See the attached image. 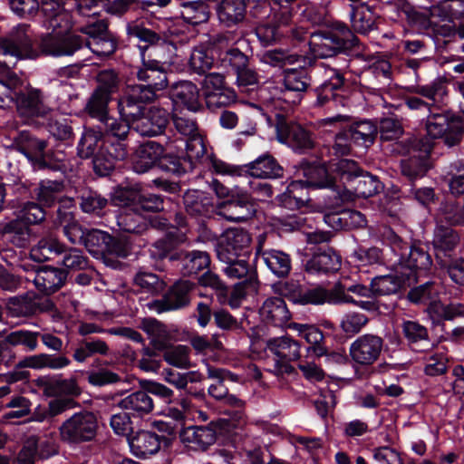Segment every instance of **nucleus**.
I'll return each instance as SVG.
<instances>
[{
	"instance_id": "nucleus-64",
	"label": "nucleus",
	"mask_w": 464,
	"mask_h": 464,
	"mask_svg": "<svg viewBox=\"0 0 464 464\" xmlns=\"http://www.w3.org/2000/svg\"><path fill=\"white\" fill-rule=\"evenodd\" d=\"M64 0H42L44 24L47 28L61 27L62 22L67 21L63 8Z\"/></svg>"
},
{
	"instance_id": "nucleus-24",
	"label": "nucleus",
	"mask_w": 464,
	"mask_h": 464,
	"mask_svg": "<svg viewBox=\"0 0 464 464\" xmlns=\"http://www.w3.org/2000/svg\"><path fill=\"white\" fill-rule=\"evenodd\" d=\"M299 10L303 18L311 23H316L313 9L302 5L299 0H263V15L268 13L266 19H282L286 23Z\"/></svg>"
},
{
	"instance_id": "nucleus-43",
	"label": "nucleus",
	"mask_w": 464,
	"mask_h": 464,
	"mask_svg": "<svg viewBox=\"0 0 464 464\" xmlns=\"http://www.w3.org/2000/svg\"><path fill=\"white\" fill-rule=\"evenodd\" d=\"M302 179L311 188H326L335 185L334 178L324 164L303 160L301 163Z\"/></svg>"
},
{
	"instance_id": "nucleus-27",
	"label": "nucleus",
	"mask_w": 464,
	"mask_h": 464,
	"mask_svg": "<svg viewBox=\"0 0 464 464\" xmlns=\"http://www.w3.org/2000/svg\"><path fill=\"white\" fill-rule=\"evenodd\" d=\"M199 97L200 92L197 85L188 81L175 84L169 92V98L173 107L172 111H179V113L184 109L193 112L200 111L203 106Z\"/></svg>"
},
{
	"instance_id": "nucleus-18",
	"label": "nucleus",
	"mask_w": 464,
	"mask_h": 464,
	"mask_svg": "<svg viewBox=\"0 0 464 464\" xmlns=\"http://www.w3.org/2000/svg\"><path fill=\"white\" fill-rule=\"evenodd\" d=\"M249 257H239L237 260L232 262H225L227 266L224 268V272L228 277L231 278H243V280L234 285L232 291V298L240 299L248 295L257 293L259 281L257 278V272L255 270L253 276L249 274Z\"/></svg>"
},
{
	"instance_id": "nucleus-57",
	"label": "nucleus",
	"mask_w": 464,
	"mask_h": 464,
	"mask_svg": "<svg viewBox=\"0 0 464 464\" xmlns=\"http://www.w3.org/2000/svg\"><path fill=\"white\" fill-rule=\"evenodd\" d=\"M216 54H218V52L215 48L194 49L188 62L191 71L199 75H205L213 67H219Z\"/></svg>"
},
{
	"instance_id": "nucleus-17",
	"label": "nucleus",
	"mask_w": 464,
	"mask_h": 464,
	"mask_svg": "<svg viewBox=\"0 0 464 464\" xmlns=\"http://www.w3.org/2000/svg\"><path fill=\"white\" fill-rule=\"evenodd\" d=\"M261 0H221L215 9L221 24L232 27L242 22L247 8L249 14L257 17L261 13Z\"/></svg>"
},
{
	"instance_id": "nucleus-41",
	"label": "nucleus",
	"mask_w": 464,
	"mask_h": 464,
	"mask_svg": "<svg viewBox=\"0 0 464 464\" xmlns=\"http://www.w3.org/2000/svg\"><path fill=\"white\" fill-rule=\"evenodd\" d=\"M325 223L334 230H353L367 226V219L362 212L344 208L324 216Z\"/></svg>"
},
{
	"instance_id": "nucleus-4",
	"label": "nucleus",
	"mask_w": 464,
	"mask_h": 464,
	"mask_svg": "<svg viewBox=\"0 0 464 464\" xmlns=\"http://www.w3.org/2000/svg\"><path fill=\"white\" fill-rule=\"evenodd\" d=\"M281 98L263 96V117L267 125V138L286 145L295 153H308L314 148V133L301 123L289 118Z\"/></svg>"
},
{
	"instance_id": "nucleus-6",
	"label": "nucleus",
	"mask_w": 464,
	"mask_h": 464,
	"mask_svg": "<svg viewBox=\"0 0 464 464\" xmlns=\"http://www.w3.org/2000/svg\"><path fill=\"white\" fill-rule=\"evenodd\" d=\"M13 148L25 157L35 172H63L65 168L64 154L28 130L18 132L13 140Z\"/></svg>"
},
{
	"instance_id": "nucleus-9",
	"label": "nucleus",
	"mask_w": 464,
	"mask_h": 464,
	"mask_svg": "<svg viewBox=\"0 0 464 464\" xmlns=\"http://www.w3.org/2000/svg\"><path fill=\"white\" fill-rule=\"evenodd\" d=\"M11 81L12 106H14L18 116L26 121L44 118L50 111L44 102V94L41 89L33 87L30 82L17 74Z\"/></svg>"
},
{
	"instance_id": "nucleus-14",
	"label": "nucleus",
	"mask_w": 464,
	"mask_h": 464,
	"mask_svg": "<svg viewBox=\"0 0 464 464\" xmlns=\"http://www.w3.org/2000/svg\"><path fill=\"white\" fill-rule=\"evenodd\" d=\"M302 269L309 276H330L341 269L342 256L333 247L318 246L312 253H299Z\"/></svg>"
},
{
	"instance_id": "nucleus-44",
	"label": "nucleus",
	"mask_w": 464,
	"mask_h": 464,
	"mask_svg": "<svg viewBox=\"0 0 464 464\" xmlns=\"http://www.w3.org/2000/svg\"><path fill=\"white\" fill-rule=\"evenodd\" d=\"M310 187L302 179L291 181L286 187L285 192L276 196L281 206L289 209H301L311 201L308 189Z\"/></svg>"
},
{
	"instance_id": "nucleus-3",
	"label": "nucleus",
	"mask_w": 464,
	"mask_h": 464,
	"mask_svg": "<svg viewBox=\"0 0 464 464\" xmlns=\"http://www.w3.org/2000/svg\"><path fill=\"white\" fill-rule=\"evenodd\" d=\"M379 237L394 256L390 268L403 274L408 281L417 283L422 274L430 271L433 259L428 243L413 238L405 240L389 226L379 229Z\"/></svg>"
},
{
	"instance_id": "nucleus-54",
	"label": "nucleus",
	"mask_w": 464,
	"mask_h": 464,
	"mask_svg": "<svg viewBox=\"0 0 464 464\" xmlns=\"http://www.w3.org/2000/svg\"><path fill=\"white\" fill-rule=\"evenodd\" d=\"M177 266H181L183 275L191 276L208 267L210 257L207 252L199 250L187 251L182 249Z\"/></svg>"
},
{
	"instance_id": "nucleus-58",
	"label": "nucleus",
	"mask_w": 464,
	"mask_h": 464,
	"mask_svg": "<svg viewBox=\"0 0 464 464\" xmlns=\"http://www.w3.org/2000/svg\"><path fill=\"white\" fill-rule=\"evenodd\" d=\"M181 17L188 24L198 25L208 21L210 6L202 0L180 3Z\"/></svg>"
},
{
	"instance_id": "nucleus-15",
	"label": "nucleus",
	"mask_w": 464,
	"mask_h": 464,
	"mask_svg": "<svg viewBox=\"0 0 464 464\" xmlns=\"http://www.w3.org/2000/svg\"><path fill=\"white\" fill-rule=\"evenodd\" d=\"M219 67L227 72H234L237 75V82L239 87L250 86L258 83L257 73L248 68V57L237 47L220 52L218 55Z\"/></svg>"
},
{
	"instance_id": "nucleus-50",
	"label": "nucleus",
	"mask_w": 464,
	"mask_h": 464,
	"mask_svg": "<svg viewBox=\"0 0 464 464\" xmlns=\"http://www.w3.org/2000/svg\"><path fill=\"white\" fill-rule=\"evenodd\" d=\"M170 203V198L154 191L138 189L135 213H160L165 210V206Z\"/></svg>"
},
{
	"instance_id": "nucleus-56",
	"label": "nucleus",
	"mask_w": 464,
	"mask_h": 464,
	"mask_svg": "<svg viewBox=\"0 0 464 464\" xmlns=\"http://www.w3.org/2000/svg\"><path fill=\"white\" fill-rule=\"evenodd\" d=\"M111 100L110 96L102 93L100 89H94L86 101L83 112L88 117L98 120L100 123L110 120L109 103Z\"/></svg>"
},
{
	"instance_id": "nucleus-31",
	"label": "nucleus",
	"mask_w": 464,
	"mask_h": 464,
	"mask_svg": "<svg viewBox=\"0 0 464 464\" xmlns=\"http://www.w3.org/2000/svg\"><path fill=\"white\" fill-rule=\"evenodd\" d=\"M141 65L136 72L137 79L141 82L163 90L168 85V72L166 63L153 59L150 55L142 54Z\"/></svg>"
},
{
	"instance_id": "nucleus-12",
	"label": "nucleus",
	"mask_w": 464,
	"mask_h": 464,
	"mask_svg": "<svg viewBox=\"0 0 464 464\" xmlns=\"http://www.w3.org/2000/svg\"><path fill=\"white\" fill-rule=\"evenodd\" d=\"M98 418L93 411L81 410L66 419L59 427L63 442L79 445L95 440L98 432Z\"/></svg>"
},
{
	"instance_id": "nucleus-38",
	"label": "nucleus",
	"mask_w": 464,
	"mask_h": 464,
	"mask_svg": "<svg viewBox=\"0 0 464 464\" xmlns=\"http://www.w3.org/2000/svg\"><path fill=\"white\" fill-rule=\"evenodd\" d=\"M288 328L298 331V335L310 344L305 348L307 353L313 352L316 357H322L323 354H325L327 340L332 337V333L324 334L322 330L314 324H303L298 323H290Z\"/></svg>"
},
{
	"instance_id": "nucleus-45",
	"label": "nucleus",
	"mask_w": 464,
	"mask_h": 464,
	"mask_svg": "<svg viewBox=\"0 0 464 464\" xmlns=\"http://www.w3.org/2000/svg\"><path fill=\"white\" fill-rule=\"evenodd\" d=\"M39 332L19 329L10 332L3 339L5 348H7L9 359L5 362L9 366L10 362L15 358L12 347L22 346L25 352H33L38 347Z\"/></svg>"
},
{
	"instance_id": "nucleus-30",
	"label": "nucleus",
	"mask_w": 464,
	"mask_h": 464,
	"mask_svg": "<svg viewBox=\"0 0 464 464\" xmlns=\"http://www.w3.org/2000/svg\"><path fill=\"white\" fill-rule=\"evenodd\" d=\"M42 252L49 254L62 255L63 257L61 264L64 269L84 270L89 266V259L83 252L78 248L67 247L63 243L56 239H51L41 246ZM60 263V261H58Z\"/></svg>"
},
{
	"instance_id": "nucleus-62",
	"label": "nucleus",
	"mask_w": 464,
	"mask_h": 464,
	"mask_svg": "<svg viewBox=\"0 0 464 464\" xmlns=\"http://www.w3.org/2000/svg\"><path fill=\"white\" fill-rule=\"evenodd\" d=\"M103 138V131L101 129H85L77 145V155L83 160L93 158Z\"/></svg>"
},
{
	"instance_id": "nucleus-10",
	"label": "nucleus",
	"mask_w": 464,
	"mask_h": 464,
	"mask_svg": "<svg viewBox=\"0 0 464 464\" xmlns=\"http://www.w3.org/2000/svg\"><path fill=\"white\" fill-rule=\"evenodd\" d=\"M432 150V142H428L425 139L412 140L411 150L400 160L399 179L401 185L418 183L428 176L434 168V161L431 158Z\"/></svg>"
},
{
	"instance_id": "nucleus-34",
	"label": "nucleus",
	"mask_w": 464,
	"mask_h": 464,
	"mask_svg": "<svg viewBox=\"0 0 464 464\" xmlns=\"http://www.w3.org/2000/svg\"><path fill=\"white\" fill-rule=\"evenodd\" d=\"M369 318L360 313L350 312L345 314L340 321V329L334 327L333 323L325 322L324 327L332 330V338L338 343H344L348 339L361 332L367 324Z\"/></svg>"
},
{
	"instance_id": "nucleus-46",
	"label": "nucleus",
	"mask_w": 464,
	"mask_h": 464,
	"mask_svg": "<svg viewBox=\"0 0 464 464\" xmlns=\"http://www.w3.org/2000/svg\"><path fill=\"white\" fill-rule=\"evenodd\" d=\"M63 188L62 180L44 179L31 190V198L42 206L51 208L60 202Z\"/></svg>"
},
{
	"instance_id": "nucleus-59",
	"label": "nucleus",
	"mask_w": 464,
	"mask_h": 464,
	"mask_svg": "<svg viewBox=\"0 0 464 464\" xmlns=\"http://www.w3.org/2000/svg\"><path fill=\"white\" fill-rule=\"evenodd\" d=\"M263 263L278 278L287 276L291 270L290 256L280 250H263Z\"/></svg>"
},
{
	"instance_id": "nucleus-35",
	"label": "nucleus",
	"mask_w": 464,
	"mask_h": 464,
	"mask_svg": "<svg viewBox=\"0 0 464 464\" xmlns=\"http://www.w3.org/2000/svg\"><path fill=\"white\" fill-rule=\"evenodd\" d=\"M22 220L14 219L7 222L4 227L5 234L23 235L26 229L25 225H36L43 222L47 216V208L42 206L35 200L28 201L23 208Z\"/></svg>"
},
{
	"instance_id": "nucleus-48",
	"label": "nucleus",
	"mask_w": 464,
	"mask_h": 464,
	"mask_svg": "<svg viewBox=\"0 0 464 464\" xmlns=\"http://www.w3.org/2000/svg\"><path fill=\"white\" fill-rule=\"evenodd\" d=\"M139 383L140 388L148 392L149 394L158 397L167 404H179L182 409H188L192 405L190 399L176 395L170 388L160 382L141 379Z\"/></svg>"
},
{
	"instance_id": "nucleus-32",
	"label": "nucleus",
	"mask_w": 464,
	"mask_h": 464,
	"mask_svg": "<svg viewBox=\"0 0 464 464\" xmlns=\"http://www.w3.org/2000/svg\"><path fill=\"white\" fill-rule=\"evenodd\" d=\"M68 270L42 265L36 270L34 280L38 291L45 295H51L60 290L66 282Z\"/></svg>"
},
{
	"instance_id": "nucleus-2",
	"label": "nucleus",
	"mask_w": 464,
	"mask_h": 464,
	"mask_svg": "<svg viewBox=\"0 0 464 464\" xmlns=\"http://www.w3.org/2000/svg\"><path fill=\"white\" fill-rule=\"evenodd\" d=\"M290 318L291 313L283 297L273 296L263 302V342L279 358L276 367L281 372H288L292 368L288 362L301 357V344L285 331Z\"/></svg>"
},
{
	"instance_id": "nucleus-19",
	"label": "nucleus",
	"mask_w": 464,
	"mask_h": 464,
	"mask_svg": "<svg viewBox=\"0 0 464 464\" xmlns=\"http://www.w3.org/2000/svg\"><path fill=\"white\" fill-rule=\"evenodd\" d=\"M435 261L440 264L460 254V235L458 230L444 224H437L431 240Z\"/></svg>"
},
{
	"instance_id": "nucleus-39",
	"label": "nucleus",
	"mask_w": 464,
	"mask_h": 464,
	"mask_svg": "<svg viewBox=\"0 0 464 464\" xmlns=\"http://www.w3.org/2000/svg\"><path fill=\"white\" fill-rule=\"evenodd\" d=\"M410 289L405 295V300L411 304L416 306H429V311L434 309V305L439 300V286L432 280L422 284L411 283Z\"/></svg>"
},
{
	"instance_id": "nucleus-5",
	"label": "nucleus",
	"mask_w": 464,
	"mask_h": 464,
	"mask_svg": "<svg viewBox=\"0 0 464 464\" xmlns=\"http://www.w3.org/2000/svg\"><path fill=\"white\" fill-rule=\"evenodd\" d=\"M131 168L138 174L157 169L180 177L191 168L189 152L174 153L157 141L148 140L136 149L131 158Z\"/></svg>"
},
{
	"instance_id": "nucleus-1",
	"label": "nucleus",
	"mask_w": 464,
	"mask_h": 464,
	"mask_svg": "<svg viewBox=\"0 0 464 464\" xmlns=\"http://www.w3.org/2000/svg\"><path fill=\"white\" fill-rule=\"evenodd\" d=\"M41 36L39 47L43 53L53 57L72 56L76 52L88 48L99 57H111L119 48L117 34L109 29L105 19L88 21L74 31H56Z\"/></svg>"
},
{
	"instance_id": "nucleus-20",
	"label": "nucleus",
	"mask_w": 464,
	"mask_h": 464,
	"mask_svg": "<svg viewBox=\"0 0 464 464\" xmlns=\"http://www.w3.org/2000/svg\"><path fill=\"white\" fill-rule=\"evenodd\" d=\"M32 46L30 39L23 37H0V55L10 57V60L0 61V74L2 78L10 74H16L12 71L18 60L30 57Z\"/></svg>"
},
{
	"instance_id": "nucleus-23",
	"label": "nucleus",
	"mask_w": 464,
	"mask_h": 464,
	"mask_svg": "<svg viewBox=\"0 0 464 464\" xmlns=\"http://www.w3.org/2000/svg\"><path fill=\"white\" fill-rule=\"evenodd\" d=\"M320 48L322 56L343 54L351 58H363V46L359 38H349L334 32H324Z\"/></svg>"
},
{
	"instance_id": "nucleus-40",
	"label": "nucleus",
	"mask_w": 464,
	"mask_h": 464,
	"mask_svg": "<svg viewBox=\"0 0 464 464\" xmlns=\"http://www.w3.org/2000/svg\"><path fill=\"white\" fill-rule=\"evenodd\" d=\"M109 232L98 228H90L85 235L84 247L95 258L102 259L106 266L113 269H121L123 264L114 258H105V249Z\"/></svg>"
},
{
	"instance_id": "nucleus-25",
	"label": "nucleus",
	"mask_w": 464,
	"mask_h": 464,
	"mask_svg": "<svg viewBox=\"0 0 464 464\" xmlns=\"http://www.w3.org/2000/svg\"><path fill=\"white\" fill-rule=\"evenodd\" d=\"M261 155L255 160L242 165L227 163L218 159L211 160V166L217 174H227L230 176L245 177L249 179L247 185L254 191L261 190Z\"/></svg>"
},
{
	"instance_id": "nucleus-53",
	"label": "nucleus",
	"mask_w": 464,
	"mask_h": 464,
	"mask_svg": "<svg viewBox=\"0 0 464 464\" xmlns=\"http://www.w3.org/2000/svg\"><path fill=\"white\" fill-rule=\"evenodd\" d=\"M56 220L63 226V231L67 239L72 244L84 245L85 235L90 228L83 227L78 221L72 219V215L58 207L56 210Z\"/></svg>"
},
{
	"instance_id": "nucleus-60",
	"label": "nucleus",
	"mask_w": 464,
	"mask_h": 464,
	"mask_svg": "<svg viewBox=\"0 0 464 464\" xmlns=\"http://www.w3.org/2000/svg\"><path fill=\"white\" fill-rule=\"evenodd\" d=\"M109 346L105 341L96 337H86L78 343V347L74 350L72 358L77 362H84L89 357L96 354L107 355Z\"/></svg>"
},
{
	"instance_id": "nucleus-7",
	"label": "nucleus",
	"mask_w": 464,
	"mask_h": 464,
	"mask_svg": "<svg viewBox=\"0 0 464 464\" xmlns=\"http://www.w3.org/2000/svg\"><path fill=\"white\" fill-rule=\"evenodd\" d=\"M346 121L335 134L334 147L342 155L351 153L352 146L362 148L371 147L378 135V125L371 120L349 121L346 117L338 115L326 118L325 124Z\"/></svg>"
},
{
	"instance_id": "nucleus-61",
	"label": "nucleus",
	"mask_w": 464,
	"mask_h": 464,
	"mask_svg": "<svg viewBox=\"0 0 464 464\" xmlns=\"http://www.w3.org/2000/svg\"><path fill=\"white\" fill-rule=\"evenodd\" d=\"M194 285L188 280L175 282L164 294L173 311L180 310L190 304V292Z\"/></svg>"
},
{
	"instance_id": "nucleus-47",
	"label": "nucleus",
	"mask_w": 464,
	"mask_h": 464,
	"mask_svg": "<svg viewBox=\"0 0 464 464\" xmlns=\"http://www.w3.org/2000/svg\"><path fill=\"white\" fill-rule=\"evenodd\" d=\"M350 294L358 297H372L371 285L367 286L362 284L352 283L348 280L339 281L332 288L334 304H355L356 300Z\"/></svg>"
},
{
	"instance_id": "nucleus-37",
	"label": "nucleus",
	"mask_w": 464,
	"mask_h": 464,
	"mask_svg": "<svg viewBox=\"0 0 464 464\" xmlns=\"http://www.w3.org/2000/svg\"><path fill=\"white\" fill-rule=\"evenodd\" d=\"M170 121V113L163 108H153L140 117L137 130L141 136L156 137L165 133Z\"/></svg>"
},
{
	"instance_id": "nucleus-63",
	"label": "nucleus",
	"mask_w": 464,
	"mask_h": 464,
	"mask_svg": "<svg viewBox=\"0 0 464 464\" xmlns=\"http://www.w3.org/2000/svg\"><path fill=\"white\" fill-rule=\"evenodd\" d=\"M332 297V289L328 291L322 286H316L294 292L289 299L294 304L318 305L324 303L334 304Z\"/></svg>"
},
{
	"instance_id": "nucleus-26",
	"label": "nucleus",
	"mask_w": 464,
	"mask_h": 464,
	"mask_svg": "<svg viewBox=\"0 0 464 464\" xmlns=\"http://www.w3.org/2000/svg\"><path fill=\"white\" fill-rule=\"evenodd\" d=\"M383 340L374 334H366L359 336L350 346L352 360L360 365H371L381 354Z\"/></svg>"
},
{
	"instance_id": "nucleus-33",
	"label": "nucleus",
	"mask_w": 464,
	"mask_h": 464,
	"mask_svg": "<svg viewBox=\"0 0 464 464\" xmlns=\"http://www.w3.org/2000/svg\"><path fill=\"white\" fill-rule=\"evenodd\" d=\"M163 380L169 385L175 387L178 391L177 395L188 398L204 399L205 392L203 389L198 390L193 386H188V382H198L196 372H179L171 368H165L161 372Z\"/></svg>"
},
{
	"instance_id": "nucleus-28",
	"label": "nucleus",
	"mask_w": 464,
	"mask_h": 464,
	"mask_svg": "<svg viewBox=\"0 0 464 464\" xmlns=\"http://www.w3.org/2000/svg\"><path fill=\"white\" fill-rule=\"evenodd\" d=\"M219 214L229 221L247 220L256 213L252 197L246 191L242 195L232 196V199L218 204Z\"/></svg>"
},
{
	"instance_id": "nucleus-22",
	"label": "nucleus",
	"mask_w": 464,
	"mask_h": 464,
	"mask_svg": "<svg viewBox=\"0 0 464 464\" xmlns=\"http://www.w3.org/2000/svg\"><path fill=\"white\" fill-rule=\"evenodd\" d=\"M314 93L316 106L323 107L331 102L336 106H345L348 102V86L344 75L334 70L329 79L314 89Z\"/></svg>"
},
{
	"instance_id": "nucleus-52",
	"label": "nucleus",
	"mask_w": 464,
	"mask_h": 464,
	"mask_svg": "<svg viewBox=\"0 0 464 464\" xmlns=\"http://www.w3.org/2000/svg\"><path fill=\"white\" fill-rule=\"evenodd\" d=\"M411 281H408L403 274L385 275L374 277L371 282L372 295L378 297L398 293L403 286H410Z\"/></svg>"
},
{
	"instance_id": "nucleus-51",
	"label": "nucleus",
	"mask_w": 464,
	"mask_h": 464,
	"mask_svg": "<svg viewBox=\"0 0 464 464\" xmlns=\"http://www.w3.org/2000/svg\"><path fill=\"white\" fill-rule=\"evenodd\" d=\"M186 212L192 216H209L214 209L213 198L199 190H188L183 196Z\"/></svg>"
},
{
	"instance_id": "nucleus-29",
	"label": "nucleus",
	"mask_w": 464,
	"mask_h": 464,
	"mask_svg": "<svg viewBox=\"0 0 464 464\" xmlns=\"http://www.w3.org/2000/svg\"><path fill=\"white\" fill-rule=\"evenodd\" d=\"M34 382L47 397H78L82 393L75 378L63 379L61 375H46L38 377Z\"/></svg>"
},
{
	"instance_id": "nucleus-16",
	"label": "nucleus",
	"mask_w": 464,
	"mask_h": 464,
	"mask_svg": "<svg viewBox=\"0 0 464 464\" xmlns=\"http://www.w3.org/2000/svg\"><path fill=\"white\" fill-rule=\"evenodd\" d=\"M294 16L286 23L282 19L263 20V47L289 40L296 43L305 41L308 31L302 26L292 27Z\"/></svg>"
},
{
	"instance_id": "nucleus-36",
	"label": "nucleus",
	"mask_w": 464,
	"mask_h": 464,
	"mask_svg": "<svg viewBox=\"0 0 464 464\" xmlns=\"http://www.w3.org/2000/svg\"><path fill=\"white\" fill-rule=\"evenodd\" d=\"M130 452L139 459H147L156 454L161 442H167L165 436H160L156 432L148 430H139L128 439Z\"/></svg>"
},
{
	"instance_id": "nucleus-49",
	"label": "nucleus",
	"mask_w": 464,
	"mask_h": 464,
	"mask_svg": "<svg viewBox=\"0 0 464 464\" xmlns=\"http://www.w3.org/2000/svg\"><path fill=\"white\" fill-rule=\"evenodd\" d=\"M399 197L416 201L425 208L440 203V195L431 187L419 186L418 183L401 185L399 188Z\"/></svg>"
},
{
	"instance_id": "nucleus-11",
	"label": "nucleus",
	"mask_w": 464,
	"mask_h": 464,
	"mask_svg": "<svg viewBox=\"0 0 464 464\" xmlns=\"http://www.w3.org/2000/svg\"><path fill=\"white\" fill-rule=\"evenodd\" d=\"M341 180L357 198L373 197L384 188L379 177L363 171L354 160H342L337 165Z\"/></svg>"
},
{
	"instance_id": "nucleus-42",
	"label": "nucleus",
	"mask_w": 464,
	"mask_h": 464,
	"mask_svg": "<svg viewBox=\"0 0 464 464\" xmlns=\"http://www.w3.org/2000/svg\"><path fill=\"white\" fill-rule=\"evenodd\" d=\"M126 33L129 43L139 48L140 56L146 54L147 50L161 41L160 34L146 27L143 23H128Z\"/></svg>"
},
{
	"instance_id": "nucleus-13",
	"label": "nucleus",
	"mask_w": 464,
	"mask_h": 464,
	"mask_svg": "<svg viewBox=\"0 0 464 464\" xmlns=\"http://www.w3.org/2000/svg\"><path fill=\"white\" fill-rule=\"evenodd\" d=\"M252 237L242 227H229L217 239L216 253L221 262H232L239 257H249Z\"/></svg>"
},
{
	"instance_id": "nucleus-21",
	"label": "nucleus",
	"mask_w": 464,
	"mask_h": 464,
	"mask_svg": "<svg viewBox=\"0 0 464 464\" xmlns=\"http://www.w3.org/2000/svg\"><path fill=\"white\" fill-rule=\"evenodd\" d=\"M184 235L178 230L167 231L162 237L156 239L150 245L149 254L150 259L156 263H165L168 261L174 266L179 261L182 251V243Z\"/></svg>"
},
{
	"instance_id": "nucleus-55",
	"label": "nucleus",
	"mask_w": 464,
	"mask_h": 464,
	"mask_svg": "<svg viewBox=\"0 0 464 464\" xmlns=\"http://www.w3.org/2000/svg\"><path fill=\"white\" fill-rule=\"evenodd\" d=\"M445 182L449 188L450 195L464 202V160L459 159L447 167Z\"/></svg>"
},
{
	"instance_id": "nucleus-8",
	"label": "nucleus",
	"mask_w": 464,
	"mask_h": 464,
	"mask_svg": "<svg viewBox=\"0 0 464 464\" xmlns=\"http://www.w3.org/2000/svg\"><path fill=\"white\" fill-rule=\"evenodd\" d=\"M428 142L435 146L436 140L442 142L447 148L459 147L464 139V117L451 110H441L428 115L426 122Z\"/></svg>"
}]
</instances>
